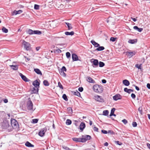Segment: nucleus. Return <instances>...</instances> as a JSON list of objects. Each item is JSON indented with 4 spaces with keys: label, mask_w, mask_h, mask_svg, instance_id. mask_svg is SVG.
Masks as SVG:
<instances>
[{
    "label": "nucleus",
    "mask_w": 150,
    "mask_h": 150,
    "mask_svg": "<svg viewBox=\"0 0 150 150\" xmlns=\"http://www.w3.org/2000/svg\"><path fill=\"white\" fill-rule=\"evenodd\" d=\"M11 126L13 129H16V130H19V125L16 120L14 119H11Z\"/></svg>",
    "instance_id": "1"
},
{
    "label": "nucleus",
    "mask_w": 150,
    "mask_h": 150,
    "mask_svg": "<svg viewBox=\"0 0 150 150\" xmlns=\"http://www.w3.org/2000/svg\"><path fill=\"white\" fill-rule=\"evenodd\" d=\"M93 91L97 93H101L103 91L102 86L98 85H95L93 87Z\"/></svg>",
    "instance_id": "2"
},
{
    "label": "nucleus",
    "mask_w": 150,
    "mask_h": 150,
    "mask_svg": "<svg viewBox=\"0 0 150 150\" xmlns=\"http://www.w3.org/2000/svg\"><path fill=\"white\" fill-rule=\"evenodd\" d=\"M1 128L3 129H7L9 127L8 121L6 119L4 120L3 122L1 123Z\"/></svg>",
    "instance_id": "3"
},
{
    "label": "nucleus",
    "mask_w": 150,
    "mask_h": 150,
    "mask_svg": "<svg viewBox=\"0 0 150 150\" xmlns=\"http://www.w3.org/2000/svg\"><path fill=\"white\" fill-rule=\"evenodd\" d=\"M22 44L24 49L26 50H31L30 45L29 43L26 42L24 40H23L22 42Z\"/></svg>",
    "instance_id": "4"
},
{
    "label": "nucleus",
    "mask_w": 150,
    "mask_h": 150,
    "mask_svg": "<svg viewBox=\"0 0 150 150\" xmlns=\"http://www.w3.org/2000/svg\"><path fill=\"white\" fill-rule=\"evenodd\" d=\"M27 33L29 35L36 34L40 35L42 33L41 31L39 30H33L31 29H29L27 31Z\"/></svg>",
    "instance_id": "5"
},
{
    "label": "nucleus",
    "mask_w": 150,
    "mask_h": 150,
    "mask_svg": "<svg viewBox=\"0 0 150 150\" xmlns=\"http://www.w3.org/2000/svg\"><path fill=\"white\" fill-rule=\"evenodd\" d=\"M33 103L32 101L30 100L28 101L27 103V109L29 110H34L33 108Z\"/></svg>",
    "instance_id": "6"
},
{
    "label": "nucleus",
    "mask_w": 150,
    "mask_h": 150,
    "mask_svg": "<svg viewBox=\"0 0 150 150\" xmlns=\"http://www.w3.org/2000/svg\"><path fill=\"white\" fill-rule=\"evenodd\" d=\"M94 98L96 100L99 102L103 103L104 102V100L102 97L98 95L95 96Z\"/></svg>",
    "instance_id": "7"
},
{
    "label": "nucleus",
    "mask_w": 150,
    "mask_h": 150,
    "mask_svg": "<svg viewBox=\"0 0 150 150\" xmlns=\"http://www.w3.org/2000/svg\"><path fill=\"white\" fill-rule=\"evenodd\" d=\"M67 71V69L64 66H63L62 68L61 69L60 71H59V73L60 75L63 77H65L66 74L64 72V71Z\"/></svg>",
    "instance_id": "8"
},
{
    "label": "nucleus",
    "mask_w": 150,
    "mask_h": 150,
    "mask_svg": "<svg viewBox=\"0 0 150 150\" xmlns=\"http://www.w3.org/2000/svg\"><path fill=\"white\" fill-rule=\"evenodd\" d=\"M82 139H83V143L85 142L87 140H89L91 139L90 136L87 135H82L81 137Z\"/></svg>",
    "instance_id": "9"
},
{
    "label": "nucleus",
    "mask_w": 150,
    "mask_h": 150,
    "mask_svg": "<svg viewBox=\"0 0 150 150\" xmlns=\"http://www.w3.org/2000/svg\"><path fill=\"white\" fill-rule=\"evenodd\" d=\"M91 62L93 63L92 66L93 67H98L99 62L97 59H92L91 60Z\"/></svg>",
    "instance_id": "10"
},
{
    "label": "nucleus",
    "mask_w": 150,
    "mask_h": 150,
    "mask_svg": "<svg viewBox=\"0 0 150 150\" xmlns=\"http://www.w3.org/2000/svg\"><path fill=\"white\" fill-rule=\"evenodd\" d=\"M122 98V96L120 94H117L113 97V99L115 100H118L121 99Z\"/></svg>",
    "instance_id": "11"
},
{
    "label": "nucleus",
    "mask_w": 150,
    "mask_h": 150,
    "mask_svg": "<svg viewBox=\"0 0 150 150\" xmlns=\"http://www.w3.org/2000/svg\"><path fill=\"white\" fill-rule=\"evenodd\" d=\"M40 84V83L37 80H35L33 83V85L36 88H38L39 87Z\"/></svg>",
    "instance_id": "12"
},
{
    "label": "nucleus",
    "mask_w": 150,
    "mask_h": 150,
    "mask_svg": "<svg viewBox=\"0 0 150 150\" xmlns=\"http://www.w3.org/2000/svg\"><path fill=\"white\" fill-rule=\"evenodd\" d=\"M72 140L76 142H83V139H82V137L79 138H72Z\"/></svg>",
    "instance_id": "13"
},
{
    "label": "nucleus",
    "mask_w": 150,
    "mask_h": 150,
    "mask_svg": "<svg viewBox=\"0 0 150 150\" xmlns=\"http://www.w3.org/2000/svg\"><path fill=\"white\" fill-rule=\"evenodd\" d=\"M136 53L135 52H127L126 55L129 58L132 57Z\"/></svg>",
    "instance_id": "14"
},
{
    "label": "nucleus",
    "mask_w": 150,
    "mask_h": 150,
    "mask_svg": "<svg viewBox=\"0 0 150 150\" xmlns=\"http://www.w3.org/2000/svg\"><path fill=\"white\" fill-rule=\"evenodd\" d=\"M19 75L21 77L22 79L25 82H28L29 81V80L24 75H23L22 74L20 73Z\"/></svg>",
    "instance_id": "15"
},
{
    "label": "nucleus",
    "mask_w": 150,
    "mask_h": 150,
    "mask_svg": "<svg viewBox=\"0 0 150 150\" xmlns=\"http://www.w3.org/2000/svg\"><path fill=\"white\" fill-rule=\"evenodd\" d=\"M72 57L73 61H76L78 60V56L75 54H72Z\"/></svg>",
    "instance_id": "16"
},
{
    "label": "nucleus",
    "mask_w": 150,
    "mask_h": 150,
    "mask_svg": "<svg viewBox=\"0 0 150 150\" xmlns=\"http://www.w3.org/2000/svg\"><path fill=\"white\" fill-rule=\"evenodd\" d=\"M91 43L93 45H94L95 47H98L100 46L99 44L95 42V41L93 40H91Z\"/></svg>",
    "instance_id": "17"
},
{
    "label": "nucleus",
    "mask_w": 150,
    "mask_h": 150,
    "mask_svg": "<svg viewBox=\"0 0 150 150\" xmlns=\"http://www.w3.org/2000/svg\"><path fill=\"white\" fill-rule=\"evenodd\" d=\"M80 129L82 131L85 127V124L84 122H81L79 126Z\"/></svg>",
    "instance_id": "18"
},
{
    "label": "nucleus",
    "mask_w": 150,
    "mask_h": 150,
    "mask_svg": "<svg viewBox=\"0 0 150 150\" xmlns=\"http://www.w3.org/2000/svg\"><path fill=\"white\" fill-rule=\"evenodd\" d=\"M86 80L89 83H94L95 82L94 80L91 78L89 76H88L87 77Z\"/></svg>",
    "instance_id": "19"
},
{
    "label": "nucleus",
    "mask_w": 150,
    "mask_h": 150,
    "mask_svg": "<svg viewBox=\"0 0 150 150\" xmlns=\"http://www.w3.org/2000/svg\"><path fill=\"white\" fill-rule=\"evenodd\" d=\"M123 83L126 86H128L129 85V82L127 80L125 79L123 81Z\"/></svg>",
    "instance_id": "20"
},
{
    "label": "nucleus",
    "mask_w": 150,
    "mask_h": 150,
    "mask_svg": "<svg viewBox=\"0 0 150 150\" xmlns=\"http://www.w3.org/2000/svg\"><path fill=\"white\" fill-rule=\"evenodd\" d=\"M135 67L139 69H140L141 71H142L143 69L142 68V64H141L140 65H139L138 64H136L135 65Z\"/></svg>",
    "instance_id": "21"
},
{
    "label": "nucleus",
    "mask_w": 150,
    "mask_h": 150,
    "mask_svg": "<svg viewBox=\"0 0 150 150\" xmlns=\"http://www.w3.org/2000/svg\"><path fill=\"white\" fill-rule=\"evenodd\" d=\"M124 91L128 93H130L131 92H133L134 90L132 89H128L127 88H125L124 89Z\"/></svg>",
    "instance_id": "22"
},
{
    "label": "nucleus",
    "mask_w": 150,
    "mask_h": 150,
    "mask_svg": "<svg viewBox=\"0 0 150 150\" xmlns=\"http://www.w3.org/2000/svg\"><path fill=\"white\" fill-rule=\"evenodd\" d=\"M137 39H133V40H129L128 41L129 43L131 44H134L137 42Z\"/></svg>",
    "instance_id": "23"
},
{
    "label": "nucleus",
    "mask_w": 150,
    "mask_h": 150,
    "mask_svg": "<svg viewBox=\"0 0 150 150\" xmlns=\"http://www.w3.org/2000/svg\"><path fill=\"white\" fill-rule=\"evenodd\" d=\"M10 67H11V68L13 70H17L18 69V66L16 65H10Z\"/></svg>",
    "instance_id": "24"
},
{
    "label": "nucleus",
    "mask_w": 150,
    "mask_h": 150,
    "mask_svg": "<svg viewBox=\"0 0 150 150\" xmlns=\"http://www.w3.org/2000/svg\"><path fill=\"white\" fill-rule=\"evenodd\" d=\"M72 93L74 95L77 96L78 97H80L81 96L80 93L77 90L75 91H72Z\"/></svg>",
    "instance_id": "25"
},
{
    "label": "nucleus",
    "mask_w": 150,
    "mask_h": 150,
    "mask_svg": "<svg viewBox=\"0 0 150 150\" xmlns=\"http://www.w3.org/2000/svg\"><path fill=\"white\" fill-rule=\"evenodd\" d=\"M25 145L28 147H33L34 146V145L31 144L29 142H27L25 144Z\"/></svg>",
    "instance_id": "26"
},
{
    "label": "nucleus",
    "mask_w": 150,
    "mask_h": 150,
    "mask_svg": "<svg viewBox=\"0 0 150 150\" xmlns=\"http://www.w3.org/2000/svg\"><path fill=\"white\" fill-rule=\"evenodd\" d=\"M34 71L37 74L40 75H42V73L40 70L39 69H35Z\"/></svg>",
    "instance_id": "27"
},
{
    "label": "nucleus",
    "mask_w": 150,
    "mask_h": 150,
    "mask_svg": "<svg viewBox=\"0 0 150 150\" xmlns=\"http://www.w3.org/2000/svg\"><path fill=\"white\" fill-rule=\"evenodd\" d=\"M133 28L134 29L136 30L139 32H141L143 29L142 28H139L138 26H134Z\"/></svg>",
    "instance_id": "28"
},
{
    "label": "nucleus",
    "mask_w": 150,
    "mask_h": 150,
    "mask_svg": "<svg viewBox=\"0 0 150 150\" xmlns=\"http://www.w3.org/2000/svg\"><path fill=\"white\" fill-rule=\"evenodd\" d=\"M65 34L67 35H74V32L73 31H71L70 32L66 31L65 32Z\"/></svg>",
    "instance_id": "29"
},
{
    "label": "nucleus",
    "mask_w": 150,
    "mask_h": 150,
    "mask_svg": "<svg viewBox=\"0 0 150 150\" xmlns=\"http://www.w3.org/2000/svg\"><path fill=\"white\" fill-rule=\"evenodd\" d=\"M105 48L103 46H99L98 48L96 49V50L98 51H100L103 50Z\"/></svg>",
    "instance_id": "30"
},
{
    "label": "nucleus",
    "mask_w": 150,
    "mask_h": 150,
    "mask_svg": "<svg viewBox=\"0 0 150 150\" xmlns=\"http://www.w3.org/2000/svg\"><path fill=\"white\" fill-rule=\"evenodd\" d=\"M65 23L67 25L69 30L71 29L72 28L71 24L67 22H65Z\"/></svg>",
    "instance_id": "31"
},
{
    "label": "nucleus",
    "mask_w": 150,
    "mask_h": 150,
    "mask_svg": "<svg viewBox=\"0 0 150 150\" xmlns=\"http://www.w3.org/2000/svg\"><path fill=\"white\" fill-rule=\"evenodd\" d=\"M43 83L44 85L46 86H48L50 85L49 83L47 80H45L43 82Z\"/></svg>",
    "instance_id": "32"
},
{
    "label": "nucleus",
    "mask_w": 150,
    "mask_h": 150,
    "mask_svg": "<svg viewBox=\"0 0 150 150\" xmlns=\"http://www.w3.org/2000/svg\"><path fill=\"white\" fill-rule=\"evenodd\" d=\"M109 111L108 110H105L103 112V115L104 116H107L108 115Z\"/></svg>",
    "instance_id": "33"
},
{
    "label": "nucleus",
    "mask_w": 150,
    "mask_h": 150,
    "mask_svg": "<svg viewBox=\"0 0 150 150\" xmlns=\"http://www.w3.org/2000/svg\"><path fill=\"white\" fill-rule=\"evenodd\" d=\"M63 98L65 101H67L68 100V99L67 98V96L65 94H63L62 96Z\"/></svg>",
    "instance_id": "34"
},
{
    "label": "nucleus",
    "mask_w": 150,
    "mask_h": 150,
    "mask_svg": "<svg viewBox=\"0 0 150 150\" xmlns=\"http://www.w3.org/2000/svg\"><path fill=\"white\" fill-rule=\"evenodd\" d=\"M115 110V108H113L112 109L110 115V116H112V115L114 114Z\"/></svg>",
    "instance_id": "35"
},
{
    "label": "nucleus",
    "mask_w": 150,
    "mask_h": 150,
    "mask_svg": "<svg viewBox=\"0 0 150 150\" xmlns=\"http://www.w3.org/2000/svg\"><path fill=\"white\" fill-rule=\"evenodd\" d=\"M71 123V120L68 119L66 120V124L67 125H70Z\"/></svg>",
    "instance_id": "36"
},
{
    "label": "nucleus",
    "mask_w": 150,
    "mask_h": 150,
    "mask_svg": "<svg viewBox=\"0 0 150 150\" xmlns=\"http://www.w3.org/2000/svg\"><path fill=\"white\" fill-rule=\"evenodd\" d=\"M67 110L68 112L70 113H72V109L71 107H68L67 108Z\"/></svg>",
    "instance_id": "37"
},
{
    "label": "nucleus",
    "mask_w": 150,
    "mask_h": 150,
    "mask_svg": "<svg viewBox=\"0 0 150 150\" xmlns=\"http://www.w3.org/2000/svg\"><path fill=\"white\" fill-rule=\"evenodd\" d=\"M2 31L5 33H7L8 32V30L4 27H3L2 29Z\"/></svg>",
    "instance_id": "38"
},
{
    "label": "nucleus",
    "mask_w": 150,
    "mask_h": 150,
    "mask_svg": "<svg viewBox=\"0 0 150 150\" xmlns=\"http://www.w3.org/2000/svg\"><path fill=\"white\" fill-rule=\"evenodd\" d=\"M45 132H39L38 135L40 137H43L45 134Z\"/></svg>",
    "instance_id": "39"
},
{
    "label": "nucleus",
    "mask_w": 150,
    "mask_h": 150,
    "mask_svg": "<svg viewBox=\"0 0 150 150\" xmlns=\"http://www.w3.org/2000/svg\"><path fill=\"white\" fill-rule=\"evenodd\" d=\"M98 64H99V66L100 67H103L105 65V64L102 62H100Z\"/></svg>",
    "instance_id": "40"
},
{
    "label": "nucleus",
    "mask_w": 150,
    "mask_h": 150,
    "mask_svg": "<svg viewBox=\"0 0 150 150\" xmlns=\"http://www.w3.org/2000/svg\"><path fill=\"white\" fill-rule=\"evenodd\" d=\"M138 110L140 112V114L141 115H142V107H140L139 108Z\"/></svg>",
    "instance_id": "41"
},
{
    "label": "nucleus",
    "mask_w": 150,
    "mask_h": 150,
    "mask_svg": "<svg viewBox=\"0 0 150 150\" xmlns=\"http://www.w3.org/2000/svg\"><path fill=\"white\" fill-rule=\"evenodd\" d=\"M58 86L61 89H63V87L60 82H58Z\"/></svg>",
    "instance_id": "42"
},
{
    "label": "nucleus",
    "mask_w": 150,
    "mask_h": 150,
    "mask_svg": "<svg viewBox=\"0 0 150 150\" xmlns=\"http://www.w3.org/2000/svg\"><path fill=\"white\" fill-rule=\"evenodd\" d=\"M103 134H114L115 133L114 132H102Z\"/></svg>",
    "instance_id": "43"
},
{
    "label": "nucleus",
    "mask_w": 150,
    "mask_h": 150,
    "mask_svg": "<svg viewBox=\"0 0 150 150\" xmlns=\"http://www.w3.org/2000/svg\"><path fill=\"white\" fill-rule=\"evenodd\" d=\"M38 88H33V91H34V93H36L38 92Z\"/></svg>",
    "instance_id": "44"
},
{
    "label": "nucleus",
    "mask_w": 150,
    "mask_h": 150,
    "mask_svg": "<svg viewBox=\"0 0 150 150\" xmlns=\"http://www.w3.org/2000/svg\"><path fill=\"white\" fill-rule=\"evenodd\" d=\"M34 8L35 9L38 10L39 8V6L38 5L35 4L34 6Z\"/></svg>",
    "instance_id": "45"
},
{
    "label": "nucleus",
    "mask_w": 150,
    "mask_h": 150,
    "mask_svg": "<svg viewBox=\"0 0 150 150\" xmlns=\"http://www.w3.org/2000/svg\"><path fill=\"white\" fill-rule=\"evenodd\" d=\"M116 39H117L116 38H115L112 37L110 38V40L111 41L114 42H115L116 40Z\"/></svg>",
    "instance_id": "46"
},
{
    "label": "nucleus",
    "mask_w": 150,
    "mask_h": 150,
    "mask_svg": "<svg viewBox=\"0 0 150 150\" xmlns=\"http://www.w3.org/2000/svg\"><path fill=\"white\" fill-rule=\"evenodd\" d=\"M115 142L117 144L119 145H121L122 144V143L119 142V141H115Z\"/></svg>",
    "instance_id": "47"
},
{
    "label": "nucleus",
    "mask_w": 150,
    "mask_h": 150,
    "mask_svg": "<svg viewBox=\"0 0 150 150\" xmlns=\"http://www.w3.org/2000/svg\"><path fill=\"white\" fill-rule=\"evenodd\" d=\"M70 55H71L70 54L69 52H67L66 53V56L68 58H69L70 57Z\"/></svg>",
    "instance_id": "48"
},
{
    "label": "nucleus",
    "mask_w": 150,
    "mask_h": 150,
    "mask_svg": "<svg viewBox=\"0 0 150 150\" xmlns=\"http://www.w3.org/2000/svg\"><path fill=\"white\" fill-rule=\"evenodd\" d=\"M63 148L64 149H65L66 150H72L71 149L69 148V147L66 146H64L63 147Z\"/></svg>",
    "instance_id": "49"
},
{
    "label": "nucleus",
    "mask_w": 150,
    "mask_h": 150,
    "mask_svg": "<svg viewBox=\"0 0 150 150\" xmlns=\"http://www.w3.org/2000/svg\"><path fill=\"white\" fill-rule=\"evenodd\" d=\"M132 125L133 127H135L137 126V124L136 122H134L132 123Z\"/></svg>",
    "instance_id": "50"
},
{
    "label": "nucleus",
    "mask_w": 150,
    "mask_h": 150,
    "mask_svg": "<svg viewBox=\"0 0 150 150\" xmlns=\"http://www.w3.org/2000/svg\"><path fill=\"white\" fill-rule=\"evenodd\" d=\"M38 120L37 119H35L33 120V122L34 123H36L38 122Z\"/></svg>",
    "instance_id": "51"
},
{
    "label": "nucleus",
    "mask_w": 150,
    "mask_h": 150,
    "mask_svg": "<svg viewBox=\"0 0 150 150\" xmlns=\"http://www.w3.org/2000/svg\"><path fill=\"white\" fill-rule=\"evenodd\" d=\"M122 121L124 123V124L125 125L128 122L125 119L122 120Z\"/></svg>",
    "instance_id": "52"
},
{
    "label": "nucleus",
    "mask_w": 150,
    "mask_h": 150,
    "mask_svg": "<svg viewBox=\"0 0 150 150\" xmlns=\"http://www.w3.org/2000/svg\"><path fill=\"white\" fill-rule=\"evenodd\" d=\"M131 96L133 99H134L136 98V95L134 93H132L131 95Z\"/></svg>",
    "instance_id": "53"
},
{
    "label": "nucleus",
    "mask_w": 150,
    "mask_h": 150,
    "mask_svg": "<svg viewBox=\"0 0 150 150\" xmlns=\"http://www.w3.org/2000/svg\"><path fill=\"white\" fill-rule=\"evenodd\" d=\"M78 90L80 92H81L83 91V88L82 87H79L78 88Z\"/></svg>",
    "instance_id": "54"
},
{
    "label": "nucleus",
    "mask_w": 150,
    "mask_h": 150,
    "mask_svg": "<svg viewBox=\"0 0 150 150\" xmlns=\"http://www.w3.org/2000/svg\"><path fill=\"white\" fill-rule=\"evenodd\" d=\"M93 130L94 131H98V128H97L96 127L94 126L93 128Z\"/></svg>",
    "instance_id": "55"
},
{
    "label": "nucleus",
    "mask_w": 150,
    "mask_h": 150,
    "mask_svg": "<svg viewBox=\"0 0 150 150\" xmlns=\"http://www.w3.org/2000/svg\"><path fill=\"white\" fill-rule=\"evenodd\" d=\"M4 113V111H0V117H1Z\"/></svg>",
    "instance_id": "56"
},
{
    "label": "nucleus",
    "mask_w": 150,
    "mask_h": 150,
    "mask_svg": "<svg viewBox=\"0 0 150 150\" xmlns=\"http://www.w3.org/2000/svg\"><path fill=\"white\" fill-rule=\"evenodd\" d=\"M3 100L4 102L5 103H7L8 102V100L7 99H4Z\"/></svg>",
    "instance_id": "57"
},
{
    "label": "nucleus",
    "mask_w": 150,
    "mask_h": 150,
    "mask_svg": "<svg viewBox=\"0 0 150 150\" xmlns=\"http://www.w3.org/2000/svg\"><path fill=\"white\" fill-rule=\"evenodd\" d=\"M18 14H20L23 12V11L21 10H20L17 11Z\"/></svg>",
    "instance_id": "58"
},
{
    "label": "nucleus",
    "mask_w": 150,
    "mask_h": 150,
    "mask_svg": "<svg viewBox=\"0 0 150 150\" xmlns=\"http://www.w3.org/2000/svg\"><path fill=\"white\" fill-rule=\"evenodd\" d=\"M131 18L132 19L134 22H136L137 21V19L136 18H133L132 17H131Z\"/></svg>",
    "instance_id": "59"
},
{
    "label": "nucleus",
    "mask_w": 150,
    "mask_h": 150,
    "mask_svg": "<svg viewBox=\"0 0 150 150\" xmlns=\"http://www.w3.org/2000/svg\"><path fill=\"white\" fill-rule=\"evenodd\" d=\"M56 51L57 52L59 53H60L62 52L61 50L59 49H58L56 50Z\"/></svg>",
    "instance_id": "60"
},
{
    "label": "nucleus",
    "mask_w": 150,
    "mask_h": 150,
    "mask_svg": "<svg viewBox=\"0 0 150 150\" xmlns=\"http://www.w3.org/2000/svg\"><path fill=\"white\" fill-rule=\"evenodd\" d=\"M146 86L148 88L150 89V83H147V85H146Z\"/></svg>",
    "instance_id": "61"
},
{
    "label": "nucleus",
    "mask_w": 150,
    "mask_h": 150,
    "mask_svg": "<svg viewBox=\"0 0 150 150\" xmlns=\"http://www.w3.org/2000/svg\"><path fill=\"white\" fill-rule=\"evenodd\" d=\"M102 82L103 83H105L106 82V81L105 79H103L102 81Z\"/></svg>",
    "instance_id": "62"
},
{
    "label": "nucleus",
    "mask_w": 150,
    "mask_h": 150,
    "mask_svg": "<svg viewBox=\"0 0 150 150\" xmlns=\"http://www.w3.org/2000/svg\"><path fill=\"white\" fill-rule=\"evenodd\" d=\"M134 86L135 87L137 91H138L139 90V88L138 86H136L135 85H134Z\"/></svg>",
    "instance_id": "63"
},
{
    "label": "nucleus",
    "mask_w": 150,
    "mask_h": 150,
    "mask_svg": "<svg viewBox=\"0 0 150 150\" xmlns=\"http://www.w3.org/2000/svg\"><path fill=\"white\" fill-rule=\"evenodd\" d=\"M147 146L148 148L149 149L150 148V144L149 143H147Z\"/></svg>",
    "instance_id": "64"
}]
</instances>
